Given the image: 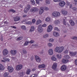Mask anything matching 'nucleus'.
<instances>
[{
    "instance_id": "1",
    "label": "nucleus",
    "mask_w": 77,
    "mask_h": 77,
    "mask_svg": "<svg viewBox=\"0 0 77 77\" xmlns=\"http://www.w3.org/2000/svg\"><path fill=\"white\" fill-rule=\"evenodd\" d=\"M64 50L63 46L56 47L54 49V51L56 53H61L63 52Z\"/></svg>"
},
{
    "instance_id": "2",
    "label": "nucleus",
    "mask_w": 77,
    "mask_h": 77,
    "mask_svg": "<svg viewBox=\"0 0 77 77\" xmlns=\"http://www.w3.org/2000/svg\"><path fill=\"white\" fill-rule=\"evenodd\" d=\"M52 16L54 17H59L60 16V13L58 11L53 12L52 14Z\"/></svg>"
},
{
    "instance_id": "3",
    "label": "nucleus",
    "mask_w": 77,
    "mask_h": 77,
    "mask_svg": "<svg viewBox=\"0 0 77 77\" xmlns=\"http://www.w3.org/2000/svg\"><path fill=\"white\" fill-rule=\"evenodd\" d=\"M53 27L51 25H49L48 26V29H47V32H51L53 29Z\"/></svg>"
},
{
    "instance_id": "4",
    "label": "nucleus",
    "mask_w": 77,
    "mask_h": 77,
    "mask_svg": "<svg viewBox=\"0 0 77 77\" xmlns=\"http://www.w3.org/2000/svg\"><path fill=\"white\" fill-rule=\"evenodd\" d=\"M30 8V7L29 5H28L26 7L24 8V13H26L29 10Z\"/></svg>"
},
{
    "instance_id": "5",
    "label": "nucleus",
    "mask_w": 77,
    "mask_h": 77,
    "mask_svg": "<svg viewBox=\"0 0 77 77\" xmlns=\"http://www.w3.org/2000/svg\"><path fill=\"white\" fill-rule=\"evenodd\" d=\"M39 10V9L37 8L33 7L32 8L30 9V11L31 12H35L38 11Z\"/></svg>"
},
{
    "instance_id": "6",
    "label": "nucleus",
    "mask_w": 77,
    "mask_h": 77,
    "mask_svg": "<svg viewBox=\"0 0 77 77\" xmlns=\"http://www.w3.org/2000/svg\"><path fill=\"white\" fill-rule=\"evenodd\" d=\"M7 69L10 72H12L14 71V69L12 66H8Z\"/></svg>"
},
{
    "instance_id": "7",
    "label": "nucleus",
    "mask_w": 77,
    "mask_h": 77,
    "mask_svg": "<svg viewBox=\"0 0 77 77\" xmlns=\"http://www.w3.org/2000/svg\"><path fill=\"white\" fill-rule=\"evenodd\" d=\"M23 66L21 64L17 65L16 66V70L19 71L21 70Z\"/></svg>"
},
{
    "instance_id": "8",
    "label": "nucleus",
    "mask_w": 77,
    "mask_h": 77,
    "mask_svg": "<svg viewBox=\"0 0 77 77\" xmlns=\"http://www.w3.org/2000/svg\"><path fill=\"white\" fill-rule=\"evenodd\" d=\"M66 4V2L63 1H62L61 2H60L59 3V6L61 7H64Z\"/></svg>"
},
{
    "instance_id": "9",
    "label": "nucleus",
    "mask_w": 77,
    "mask_h": 77,
    "mask_svg": "<svg viewBox=\"0 0 77 77\" xmlns=\"http://www.w3.org/2000/svg\"><path fill=\"white\" fill-rule=\"evenodd\" d=\"M38 32L39 33H42L43 31V29L42 27L41 26V25H39L38 26Z\"/></svg>"
},
{
    "instance_id": "10",
    "label": "nucleus",
    "mask_w": 77,
    "mask_h": 77,
    "mask_svg": "<svg viewBox=\"0 0 77 77\" xmlns=\"http://www.w3.org/2000/svg\"><path fill=\"white\" fill-rule=\"evenodd\" d=\"M3 54L4 56H6L8 54V51L6 49H4L2 51Z\"/></svg>"
},
{
    "instance_id": "11",
    "label": "nucleus",
    "mask_w": 77,
    "mask_h": 77,
    "mask_svg": "<svg viewBox=\"0 0 77 77\" xmlns=\"http://www.w3.org/2000/svg\"><path fill=\"white\" fill-rule=\"evenodd\" d=\"M10 60L8 58H3V60H2L1 62L5 63L6 62H9Z\"/></svg>"
},
{
    "instance_id": "12",
    "label": "nucleus",
    "mask_w": 77,
    "mask_h": 77,
    "mask_svg": "<svg viewBox=\"0 0 77 77\" xmlns=\"http://www.w3.org/2000/svg\"><path fill=\"white\" fill-rule=\"evenodd\" d=\"M77 53V51L75 52H69V55L71 56L76 55Z\"/></svg>"
},
{
    "instance_id": "13",
    "label": "nucleus",
    "mask_w": 77,
    "mask_h": 77,
    "mask_svg": "<svg viewBox=\"0 0 77 77\" xmlns=\"http://www.w3.org/2000/svg\"><path fill=\"white\" fill-rule=\"evenodd\" d=\"M57 66V63H53L52 66V68L54 70H55L56 69Z\"/></svg>"
},
{
    "instance_id": "14",
    "label": "nucleus",
    "mask_w": 77,
    "mask_h": 77,
    "mask_svg": "<svg viewBox=\"0 0 77 77\" xmlns=\"http://www.w3.org/2000/svg\"><path fill=\"white\" fill-rule=\"evenodd\" d=\"M22 22L23 23L25 24L31 25L32 24V22L30 21L26 22L24 20H23Z\"/></svg>"
},
{
    "instance_id": "15",
    "label": "nucleus",
    "mask_w": 77,
    "mask_h": 77,
    "mask_svg": "<svg viewBox=\"0 0 77 77\" xmlns=\"http://www.w3.org/2000/svg\"><path fill=\"white\" fill-rule=\"evenodd\" d=\"M44 7H41V8H40V10L39 11V14L41 15L44 12Z\"/></svg>"
},
{
    "instance_id": "16",
    "label": "nucleus",
    "mask_w": 77,
    "mask_h": 77,
    "mask_svg": "<svg viewBox=\"0 0 77 77\" xmlns=\"http://www.w3.org/2000/svg\"><path fill=\"white\" fill-rule=\"evenodd\" d=\"M53 34L54 36H55V37H57V36H59V33L55 31L53 32Z\"/></svg>"
},
{
    "instance_id": "17",
    "label": "nucleus",
    "mask_w": 77,
    "mask_h": 77,
    "mask_svg": "<svg viewBox=\"0 0 77 77\" xmlns=\"http://www.w3.org/2000/svg\"><path fill=\"white\" fill-rule=\"evenodd\" d=\"M35 60L38 62H40L41 61V59L39 56H35Z\"/></svg>"
},
{
    "instance_id": "18",
    "label": "nucleus",
    "mask_w": 77,
    "mask_h": 77,
    "mask_svg": "<svg viewBox=\"0 0 77 77\" xmlns=\"http://www.w3.org/2000/svg\"><path fill=\"white\" fill-rule=\"evenodd\" d=\"M48 53L50 55H52L53 54V50L52 49H50L48 51Z\"/></svg>"
},
{
    "instance_id": "19",
    "label": "nucleus",
    "mask_w": 77,
    "mask_h": 77,
    "mask_svg": "<svg viewBox=\"0 0 77 77\" xmlns=\"http://www.w3.org/2000/svg\"><path fill=\"white\" fill-rule=\"evenodd\" d=\"M61 69L63 71H65L66 69V66L65 65H63L61 67Z\"/></svg>"
},
{
    "instance_id": "20",
    "label": "nucleus",
    "mask_w": 77,
    "mask_h": 77,
    "mask_svg": "<svg viewBox=\"0 0 77 77\" xmlns=\"http://www.w3.org/2000/svg\"><path fill=\"white\" fill-rule=\"evenodd\" d=\"M60 21L59 20H55L54 21V23L55 25H57L58 24H60Z\"/></svg>"
},
{
    "instance_id": "21",
    "label": "nucleus",
    "mask_w": 77,
    "mask_h": 77,
    "mask_svg": "<svg viewBox=\"0 0 77 77\" xmlns=\"http://www.w3.org/2000/svg\"><path fill=\"white\" fill-rule=\"evenodd\" d=\"M17 51L16 50H12L11 51V53L13 55H15L17 53Z\"/></svg>"
},
{
    "instance_id": "22",
    "label": "nucleus",
    "mask_w": 77,
    "mask_h": 77,
    "mask_svg": "<svg viewBox=\"0 0 77 77\" xmlns=\"http://www.w3.org/2000/svg\"><path fill=\"white\" fill-rule=\"evenodd\" d=\"M61 12L64 15H66L68 14L67 11L65 10H62Z\"/></svg>"
},
{
    "instance_id": "23",
    "label": "nucleus",
    "mask_w": 77,
    "mask_h": 77,
    "mask_svg": "<svg viewBox=\"0 0 77 77\" xmlns=\"http://www.w3.org/2000/svg\"><path fill=\"white\" fill-rule=\"evenodd\" d=\"M5 68V67L2 64H0V71L4 70Z\"/></svg>"
},
{
    "instance_id": "24",
    "label": "nucleus",
    "mask_w": 77,
    "mask_h": 77,
    "mask_svg": "<svg viewBox=\"0 0 77 77\" xmlns=\"http://www.w3.org/2000/svg\"><path fill=\"white\" fill-rule=\"evenodd\" d=\"M35 30V27L33 26H32L31 27V28L29 30V32L30 33L31 32H32L33 31Z\"/></svg>"
},
{
    "instance_id": "25",
    "label": "nucleus",
    "mask_w": 77,
    "mask_h": 77,
    "mask_svg": "<svg viewBox=\"0 0 77 77\" xmlns=\"http://www.w3.org/2000/svg\"><path fill=\"white\" fill-rule=\"evenodd\" d=\"M20 17H15L14 21H17L20 20Z\"/></svg>"
},
{
    "instance_id": "26",
    "label": "nucleus",
    "mask_w": 77,
    "mask_h": 77,
    "mask_svg": "<svg viewBox=\"0 0 77 77\" xmlns=\"http://www.w3.org/2000/svg\"><path fill=\"white\" fill-rule=\"evenodd\" d=\"M69 60H65V59H63L62 60V62L63 63H66L68 62Z\"/></svg>"
},
{
    "instance_id": "27",
    "label": "nucleus",
    "mask_w": 77,
    "mask_h": 77,
    "mask_svg": "<svg viewBox=\"0 0 77 77\" xmlns=\"http://www.w3.org/2000/svg\"><path fill=\"white\" fill-rule=\"evenodd\" d=\"M45 21L46 22H50L51 21V20L50 18L49 17H46V19H45Z\"/></svg>"
},
{
    "instance_id": "28",
    "label": "nucleus",
    "mask_w": 77,
    "mask_h": 77,
    "mask_svg": "<svg viewBox=\"0 0 77 77\" xmlns=\"http://www.w3.org/2000/svg\"><path fill=\"white\" fill-rule=\"evenodd\" d=\"M45 64H42V65H40L38 66V67L39 68H44L45 67Z\"/></svg>"
},
{
    "instance_id": "29",
    "label": "nucleus",
    "mask_w": 77,
    "mask_h": 77,
    "mask_svg": "<svg viewBox=\"0 0 77 77\" xmlns=\"http://www.w3.org/2000/svg\"><path fill=\"white\" fill-rule=\"evenodd\" d=\"M69 22H70V25L72 26H73L74 25H75V23H74V21H73L72 20H70L69 21Z\"/></svg>"
},
{
    "instance_id": "30",
    "label": "nucleus",
    "mask_w": 77,
    "mask_h": 77,
    "mask_svg": "<svg viewBox=\"0 0 77 77\" xmlns=\"http://www.w3.org/2000/svg\"><path fill=\"white\" fill-rule=\"evenodd\" d=\"M57 57L58 59H60L62 58V55L61 54H57Z\"/></svg>"
},
{
    "instance_id": "31",
    "label": "nucleus",
    "mask_w": 77,
    "mask_h": 77,
    "mask_svg": "<svg viewBox=\"0 0 77 77\" xmlns=\"http://www.w3.org/2000/svg\"><path fill=\"white\" fill-rule=\"evenodd\" d=\"M42 23V21L40 20H38L36 22V25H38L39 24L41 23Z\"/></svg>"
},
{
    "instance_id": "32",
    "label": "nucleus",
    "mask_w": 77,
    "mask_h": 77,
    "mask_svg": "<svg viewBox=\"0 0 77 77\" xmlns=\"http://www.w3.org/2000/svg\"><path fill=\"white\" fill-rule=\"evenodd\" d=\"M31 70L30 69H28L27 70V71L26 72V73L27 75H29V73L30 72H31Z\"/></svg>"
},
{
    "instance_id": "33",
    "label": "nucleus",
    "mask_w": 77,
    "mask_h": 77,
    "mask_svg": "<svg viewBox=\"0 0 77 77\" xmlns=\"http://www.w3.org/2000/svg\"><path fill=\"white\" fill-rule=\"evenodd\" d=\"M51 59L52 60L54 61H55L57 60L56 58L54 56H52L51 57Z\"/></svg>"
},
{
    "instance_id": "34",
    "label": "nucleus",
    "mask_w": 77,
    "mask_h": 77,
    "mask_svg": "<svg viewBox=\"0 0 77 77\" xmlns=\"http://www.w3.org/2000/svg\"><path fill=\"white\" fill-rule=\"evenodd\" d=\"M37 75L36 74H32L30 77H37Z\"/></svg>"
},
{
    "instance_id": "35",
    "label": "nucleus",
    "mask_w": 77,
    "mask_h": 77,
    "mask_svg": "<svg viewBox=\"0 0 77 77\" xmlns=\"http://www.w3.org/2000/svg\"><path fill=\"white\" fill-rule=\"evenodd\" d=\"M28 44H29V42L28 41L26 42L24 44V46H27Z\"/></svg>"
},
{
    "instance_id": "36",
    "label": "nucleus",
    "mask_w": 77,
    "mask_h": 77,
    "mask_svg": "<svg viewBox=\"0 0 77 77\" xmlns=\"http://www.w3.org/2000/svg\"><path fill=\"white\" fill-rule=\"evenodd\" d=\"M31 3L33 5H34L35 4V2L34 0H31Z\"/></svg>"
},
{
    "instance_id": "37",
    "label": "nucleus",
    "mask_w": 77,
    "mask_h": 77,
    "mask_svg": "<svg viewBox=\"0 0 77 77\" xmlns=\"http://www.w3.org/2000/svg\"><path fill=\"white\" fill-rule=\"evenodd\" d=\"M64 58L66 59H69L70 58V56L68 55H66L64 56Z\"/></svg>"
},
{
    "instance_id": "38",
    "label": "nucleus",
    "mask_w": 77,
    "mask_h": 77,
    "mask_svg": "<svg viewBox=\"0 0 77 77\" xmlns=\"http://www.w3.org/2000/svg\"><path fill=\"white\" fill-rule=\"evenodd\" d=\"M48 45L49 47H51L53 45L52 43H48Z\"/></svg>"
},
{
    "instance_id": "39",
    "label": "nucleus",
    "mask_w": 77,
    "mask_h": 77,
    "mask_svg": "<svg viewBox=\"0 0 77 77\" xmlns=\"http://www.w3.org/2000/svg\"><path fill=\"white\" fill-rule=\"evenodd\" d=\"M9 73L8 72H6L4 73V77H7V76L8 75Z\"/></svg>"
},
{
    "instance_id": "40",
    "label": "nucleus",
    "mask_w": 77,
    "mask_h": 77,
    "mask_svg": "<svg viewBox=\"0 0 77 77\" xmlns=\"http://www.w3.org/2000/svg\"><path fill=\"white\" fill-rule=\"evenodd\" d=\"M49 41L50 42H53L54 41V40L53 38H51L49 39Z\"/></svg>"
},
{
    "instance_id": "41",
    "label": "nucleus",
    "mask_w": 77,
    "mask_h": 77,
    "mask_svg": "<svg viewBox=\"0 0 77 77\" xmlns=\"http://www.w3.org/2000/svg\"><path fill=\"white\" fill-rule=\"evenodd\" d=\"M46 3L47 4H49L50 3V0H46Z\"/></svg>"
},
{
    "instance_id": "42",
    "label": "nucleus",
    "mask_w": 77,
    "mask_h": 77,
    "mask_svg": "<svg viewBox=\"0 0 77 77\" xmlns=\"http://www.w3.org/2000/svg\"><path fill=\"white\" fill-rule=\"evenodd\" d=\"M63 23L64 25H66V20H65V19H64L63 20Z\"/></svg>"
},
{
    "instance_id": "43",
    "label": "nucleus",
    "mask_w": 77,
    "mask_h": 77,
    "mask_svg": "<svg viewBox=\"0 0 77 77\" xmlns=\"http://www.w3.org/2000/svg\"><path fill=\"white\" fill-rule=\"evenodd\" d=\"M48 34H45V35H44L43 36V38H46L48 37Z\"/></svg>"
},
{
    "instance_id": "44",
    "label": "nucleus",
    "mask_w": 77,
    "mask_h": 77,
    "mask_svg": "<svg viewBox=\"0 0 77 77\" xmlns=\"http://www.w3.org/2000/svg\"><path fill=\"white\" fill-rule=\"evenodd\" d=\"M22 29H23L24 30H25L26 29V27L25 26H23L21 27Z\"/></svg>"
},
{
    "instance_id": "45",
    "label": "nucleus",
    "mask_w": 77,
    "mask_h": 77,
    "mask_svg": "<svg viewBox=\"0 0 77 77\" xmlns=\"http://www.w3.org/2000/svg\"><path fill=\"white\" fill-rule=\"evenodd\" d=\"M54 30L57 31H60L59 29H58V28L57 27H54Z\"/></svg>"
},
{
    "instance_id": "46",
    "label": "nucleus",
    "mask_w": 77,
    "mask_h": 77,
    "mask_svg": "<svg viewBox=\"0 0 77 77\" xmlns=\"http://www.w3.org/2000/svg\"><path fill=\"white\" fill-rule=\"evenodd\" d=\"M23 54H26L27 53V51L26 50H25V49H23Z\"/></svg>"
},
{
    "instance_id": "47",
    "label": "nucleus",
    "mask_w": 77,
    "mask_h": 77,
    "mask_svg": "<svg viewBox=\"0 0 77 77\" xmlns=\"http://www.w3.org/2000/svg\"><path fill=\"white\" fill-rule=\"evenodd\" d=\"M72 38L73 40H77V37L75 36L72 37Z\"/></svg>"
},
{
    "instance_id": "48",
    "label": "nucleus",
    "mask_w": 77,
    "mask_h": 77,
    "mask_svg": "<svg viewBox=\"0 0 77 77\" xmlns=\"http://www.w3.org/2000/svg\"><path fill=\"white\" fill-rule=\"evenodd\" d=\"M69 51L67 50H66L64 51V53L65 54H68V53Z\"/></svg>"
},
{
    "instance_id": "49",
    "label": "nucleus",
    "mask_w": 77,
    "mask_h": 77,
    "mask_svg": "<svg viewBox=\"0 0 77 77\" xmlns=\"http://www.w3.org/2000/svg\"><path fill=\"white\" fill-rule=\"evenodd\" d=\"M29 43V44H32V43H34V42L33 40H31L30 41H28Z\"/></svg>"
},
{
    "instance_id": "50",
    "label": "nucleus",
    "mask_w": 77,
    "mask_h": 77,
    "mask_svg": "<svg viewBox=\"0 0 77 77\" xmlns=\"http://www.w3.org/2000/svg\"><path fill=\"white\" fill-rule=\"evenodd\" d=\"M32 23H35V20L34 19H33V20H32Z\"/></svg>"
},
{
    "instance_id": "51",
    "label": "nucleus",
    "mask_w": 77,
    "mask_h": 77,
    "mask_svg": "<svg viewBox=\"0 0 77 77\" xmlns=\"http://www.w3.org/2000/svg\"><path fill=\"white\" fill-rule=\"evenodd\" d=\"M24 74H25L24 73L22 72L20 73V75L22 76Z\"/></svg>"
},
{
    "instance_id": "52",
    "label": "nucleus",
    "mask_w": 77,
    "mask_h": 77,
    "mask_svg": "<svg viewBox=\"0 0 77 77\" xmlns=\"http://www.w3.org/2000/svg\"><path fill=\"white\" fill-rule=\"evenodd\" d=\"M63 42V41L62 39H60L59 40V42L60 43H61Z\"/></svg>"
},
{
    "instance_id": "53",
    "label": "nucleus",
    "mask_w": 77,
    "mask_h": 77,
    "mask_svg": "<svg viewBox=\"0 0 77 77\" xmlns=\"http://www.w3.org/2000/svg\"><path fill=\"white\" fill-rule=\"evenodd\" d=\"M10 11L13 13H14L16 12L13 9L11 10Z\"/></svg>"
},
{
    "instance_id": "54",
    "label": "nucleus",
    "mask_w": 77,
    "mask_h": 77,
    "mask_svg": "<svg viewBox=\"0 0 77 77\" xmlns=\"http://www.w3.org/2000/svg\"><path fill=\"white\" fill-rule=\"evenodd\" d=\"M42 26L43 27H46L47 26V24L45 23L43 25H42Z\"/></svg>"
},
{
    "instance_id": "55",
    "label": "nucleus",
    "mask_w": 77,
    "mask_h": 77,
    "mask_svg": "<svg viewBox=\"0 0 77 77\" xmlns=\"http://www.w3.org/2000/svg\"><path fill=\"white\" fill-rule=\"evenodd\" d=\"M37 4H38L39 3V2L37 0H35Z\"/></svg>"
},
{
    "instance_id": "56",
    "label": "nucleus",
    "mask_w": 77,
    "mask_h": 77,
    "mask_svg": "<svg viewBox=\"0 0 77 77\" xmlns=\"http://www.w3.org/2000/svg\"><path fill=\"white\" fill-rule=\"evenodd\" d=\"M72 10H73L74 11H75L77 9V8H76V7H72Z\"/></svg>"
},
{
    "instance_id": "57",
    "label": "nucleus",
    "mask_w": 77,
    "mask_h": 77,
    "mask_svg": "<svg viewBox=\"0 0 77 77\" xmlns=\"http://www.w3.org/2000/svg\"><path fill=\"white\" fill-rule=\"evenodd\" d=\"M20 40H20V38L19 37L17 38V41H20Z\"/></svg>"
},
{
    "instance_id": "58",
    "label": "nucleus",
    "mask_w": 77,
    "mask_h": 77,
    "mask_svg": "<svg viewBox=\"0 0 77 77\" xmlns=\"http://www.w3.org/2000/svg\"><path fill=\"white\" fill-rule=\"evenodd\" d=\"M0 40L2 42L3 41V37H1L0 38Z\"/></svg>"
},
{
    "instance_id": "59",
    "label": "nucleus",
    "mask_w": 77,
    "mask_h": 77,
    "mask_svg": "<svg viewBox=\"0 0 77 77\" xmlns=\"http://www.w3.org/2000/svg\"><path fill=\"white\" fill-rule=\"evenodd\" d=\"M45 10L48 11L49 10V8L48 7H45Z\"/></svg>"
},
{
    "instance_id": "60",
    "label": "nucleus",
    "mask_w": 77,
    "mask_h": 77,
    "mask_svg": "<svg viewBox=\"0 0 77 77\" xmlns=\"http://www.w3.org/2000/svg\"><path fill=\"white\" fill-rule=\"evenodd\" d=\"M75 65H77V60H75Z\"/></svg>"
},
{
    "instance_id": "61",
    "label": "nucleus",
    "mask_w": 77,
    "mask_h": 77,
    "mask_svg": "<svg viewBox=\"0 0 77 77\" xmlns=\"http://www.w3.org/2000/svg\"><path fill=\"white\" fill-rule=\"evenodd\" d=\"M19 38H20V39L21 40H22L23 39V37L22 36H21V37H20Z\"/></svg>"
},
{
    "instance_id": "62",
    "label": "nucleus",
    "mask_w": 77,
    "mask_h": 77,
    "mask_svg": "<svg viewBox=\"0 0 77 77\" xmlns=\"http://www.w3.org/2000/svg\"><path fill=\"white\" fill-rule=\"evenodd\" d=\"M36 69H34H34H32V71H35Z\"/></svg>"
},
{
    "instance_id": "63",
    "label": "nucleus",
    "mask_w": 77,
    "mask_h": 77,
    "mask_svg": "<svg viewBox=\"0 0 77 77\" xmlns=\"http://www.w3.org/2000/svg\"><path fill=\"white\" fill-rule=\"evenodd\" d=\"M11 27L13 28L16 29V27L15 26H11Z\"/></svg>"
},
{
    "instance_id": "64",
    "label": "nucleus",
    "mask_w": 77,
    "mask_h": 77,
    "mask_svg": "<svg viewBox=\"0 0 77 77\" xmlns=\"http://www.w3.org/2000/svg\"><path fill=\"white\" fill-rule=\"evenodd\" d=\"M26 15H24L23 16V17H26Z\"/></svg>"
}]
</instances>
